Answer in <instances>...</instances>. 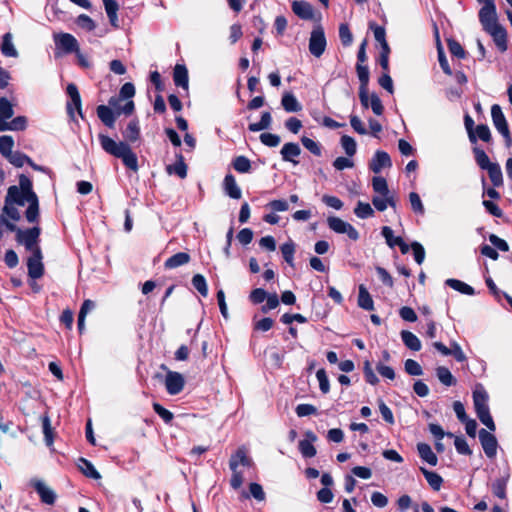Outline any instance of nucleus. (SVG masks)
<instances>
[{
    "label": "nucleus",
    "instance_id": "obj_23",
    "mask_svg": "<svg viewBox=\"0 0 512 512\" xmlns=\"http://www.w3.org/2000/svg\"><path fill=\"white\" fill-rule=\"evenodd\" d=\"M190 259V255L188 253L179 252L166 259L164 267L165 269H175L186 265L190 262Z\"/></svg>",
    "mask_w": 512,
    "mask_h": 512
},
{
    "label": "nucleus",
    "instance_id": "obj_5",
    "mask_svg": "<svg viewBox=\"0 0 512 512\" xmlns=\"http://www.w3.org/2000/svg\"><path fill=\"white\" fill-rule=\"evenodd\" d=\"M13 147L14 140L12 136L2 135V156H4L12 165L15 167H22L25 163H28L34 169H40L32 163L31 159L27 155L19 151H13Z\"/></svg>",
    "mask_w": 512,
    "mask_h": 512
},
{
    "label": "nucleus",
    "instance_id": "obj_45",
    "mask_svg": "<svg viewBox=\"0 0 512 512\" xmlns=\"http://www.w3.org/2000/svg\"><path fill=\"white\" fill-rule=\"evenodd\" d=\"M354 213L358 218L366 219L373 216L374 210L369 203L359 201L354 209Z\"/></svg>",
    "mask_w": 512,
    "mask_h": 512
},
{
    "label": "nucleus",
    "instance_id": "obj_17",
    "mask_svg": "<svg viewBox=\"0 0 512 512\" xmlns=\"http://www.w3.org/2000/svg\"><path fill=\"white\" fill-rule=\"evenodd\" d=\"M28 274L33 279H38L43 275L44 268L42 264L41 250L31 253L27 261Z\"/></svg>",
    "mask_w": 512,
    "mask_h": 512
},
{
    "label": "nucleus",
    "instance_id": "obj_8",
    "mask_svg": "<svg viewBox=\"0 0 512 512\" xmlns=\"http://www.w3.org/2000/svg\"><path fill=\"white\" fill-rule=\"evenodd\" d=\"M40 235V229L38 227H33L27 230H18L17 231V240L25 246V248L31 253L36 252V250H40L38 246V238Z\"/></svg>",
    "mask_w": 512,
    "mask_h": 512
},
{
    "label": "nucleus",
    "instance_id": "obj_56",
    "mask_svg": "<svg viewBox=\"0 0 512 512\" xmlns=\"http://www.w3.org/2000/svg\"><path fill=\"white\" fill-rule=\"evenodd\" d=\"M339 38L344 46L351 45L353 41V35L347 24H341L339 27Z\"/></svg>",
    "mask_w": 512,
    "mask_h": 512
},
{
    "label": "nucleus",
    "instance_id": "obj_11",
    "mask_svg": "<svg viewBox=\"0 0 512 512\" xmlns=\"http://www.w3.org/2000/svg\"><path fill=\"white\" fill-rule=\"evenodd\" d=\"M327 223L329 228L336 233L347 234V236L354 241L359 238L358 231L350 223L338 217H329Z\"/></svg>",
    "mask_w": 512,
    "mask_h": 512
},
{
    "label": "nucleus",
    "instance_id": "obj_36",
    "mask_svg": "<svg viewBox=\"0 0 512 512\" xmlns=\"http://www.w3.org/2000/svg\"><path fill=\"white\" fill-rule=\"evenodd\" d=\"M123 136L129 142L133 143L137 141L140 137L139 122L137 120H131L123 132Z\"/></svg>",
    "mask_w": 512,
    "mask_h": 512
},
{
    "label": "nucleus",
    "instance_id": "obj_49",
    "mask_svg": "<svg viewBox=\"0 0 512 512\" xmlns=\"http://www.w3.org/2000/svg\"><path fill=\"white\" fill-rule=\"evenodd\" d=\"M341 146L349 157L354 156L357 151L356 141L348 135L341 137Z\"/></svg>",
    "mask_w": 512,
    "mask_h": 512
},
{
    "label": "nucleus",
    "instance_id": "obj_63",
    "mask_svg": "<svg viewBox=\"0 0 512 512\" xmlns=\"http://www.w3.org/2000/svg\"><path fill=\"white\" fill-rule=\"evenodd\" d=\"M316 377L319 381L320 390L326 394L329 392L330 385L329 380L324 369H319L316 373Z\"/></svg>",
    "mask_w": 512,
    "mask_h": 512
},
{
    "label": "nucleus",
    "instance_id": "obj_40",
    "mask_svg": "<svg viewBox=\"0 0 512 512\" xmlns=\"http://www.w3.org/2000/svg\"><path fill=\"white\" fill-rule=\"evenodd\" d=\"M422 473L425 476V479L429 483V485L436 491L441 488L443 479L436 472L428 471L427 469L421 468Z\"/></svg>",
    "mask_w": 512,
    "mask_h": 512
},
{
    "label": "nucleus",
    "instance_id": "obj_16",
    "mask_svg": "<svg viewBox=\"0 0 512 512\" xmlns=\"http://www.w3.org/2000/svg\"><path fill=\"white\" fill-rule=\"evenodd\" d=\"M31 486L36 490L43 503L53 505L56 500V493L43 481L32 480Z\"/></svg>",
    "mask_w": 512,
    "mask_h": 512
},
{
    "label": "nucleus",
    "instance_id": "obj_1",
    "mask_svg": "<svg viewBox=\"0 0 512 512\" xmlns=\"http://www.w3.org/2000/svg\"><path fill=\"white\" fill-rule=\"evenodd\" d=\"M6 202H12L17 206H24L28 203V208L25 216L28 222H37L39 216V203L38 197L32 189L31 180L25 175L19 178V185L11 186L8 188L6 195Z\"/></svg>",
    "mask_w": 512,
    "mask_h": 512
},
{
    "label": "nucleus",
    "instance_id": "obj_55",
    "mask_svg": "<svg viewBox=\"0 0 512 512\" xmlns=\"http://www.w3.org/2000/svg\"><path fill=\"white\" fill-rule=\"evenodd\" d=\"M2 211L5 212V214L12 220H19L20 219V211L18 209V206L12 202H6L5 205L2 208Z\"/></svg>",
    "mask_w": 512,
    "mask_h": 512
},
{
    "label": "nucleus",
    "instance_id": "obj_51",
    "mask_svg": "<svg viewBox=\"0 0 512 512\" xmlns=\"http://www.w3.org/2000/svg\"><path fill=\"white\" fill-rule=\"evenodd\" d=\"M474 153H475V160L481 169L486 170L494 164V162L490 161V159H489L488 155L485 153V151L475 148Z\"/></svg>",
    "mask_w": 512,
    "mask_h": 512
},
{
    "label": "nucleus",
    "instance_id": "obj_59",
    "mask_svg": "<svg viewBox=\"0 0 512 512\" xmlns=\"http://www.w3.org/2000/svg\"><path fill=\"white\" fill-rule=\"evenodd\" d=\"M405 371L409 375H413V376H420L423 374V370H422L421 366L419 365V363L412 359H407L405 361Z\"/></svg>",
    "mask_w": 512,
    "mask_h": 512
},
{
    "label": "nucleus",
    "instance_id": "obj_64",
    "mask_svg": "<svg viewBox=\"0 0 512 512\" xmlns=\"http://www.w3.org/2000/svg\"><path fill=\"white\" fill-rule=\"evenodd\" d=\"M153 409L166 423H170L172 421L173 413L161 406L159 403H154Z\"/></svg>",
    "mask_w": 512,
    "mask_h": 512
},
{
    "label": "nucleus",
    "instance_id": "obj_15",
    "mask_svg": "<svg viewBox=\"0 0 512 512\" xmlns=\"http://www.w3.org/2000/svg\"><path fill=\"white\" fill-rule=\"evenodd\" d=\"M479 440L481 442L484 453L489 458H494L497 453V439L496 437L485 429L479 431Z\"/></svg>",
    "mask_w": 512,
    "mask_h": 512
},
{
    "label": "nucleus",
    "instance_id": "obj_48",
    "mask_svg": "<svg viewBox=\"0 0 512 512\" xmlns=\"http://www.w3.org/2000/svg\"><path fill=\"white\" fill-rule=\"evenodd\" d=\"M509 476L497 479L492 484V492L495 496L504 499L506 497V485L508 481Z\"/></svg>",
    "mask_w": 512,
    "mask_h": 512
},
{
    "label": "nucleus",
    "instance_id": "obj_44",
    "mask_svg": "<svg viewBox=\"0 0 512 512\" xmlns=\"http://www.w3.org/2000/svg\"><path fill=\"white\" fill-rule=\"evenodd\" d=\"M477 416L479 420L490 430L495 431L496 426L493 421L492 416L490 415L489 407L484 409L476 410Z\"/></svg>",
    "mask_w": 512,
    "mask_h": 512
},
{
    "label": "nucleus",
    "instance_id": "obj_42",
    "mask_svg": "<svg viewBox=\"0 0 512 512\" xmlns=\"http://www.w3.org/2000/svg\"><path fill=\"white\" fill-rule=\"evenodd\" d=\"M372 187L374 192L381 196L390 194L387 181L381 176H375L372 179Z\"/></svg>",
    "mask_w": 512,
    "mask_h": 512
},
{
    "label": "nucleus",
    "instance_id": "obj_50",
    "mask_svg": "<svg viewBox=\"0 0 512 512\" xmlns=\"http://www.w3.org/2000/svg\"><path fill=\"white\" fill-rule=\"evenodd\" d=\"M249 491H250L249 494L246 493L245 491H243L242 492L243 497L249 498L250 496H252L253 498H255L258 501H263L265 499V492L263 491V488L260 484L251 483L249 485Z\"/></svg>",
    "mask_w": 512,
    "mask_h": 512
},
{
    "label": "nucleus",
    "instance_id": "obj_29",
    "mask_svg": "<svg viewBox=\"0 0 512 512\" xmlns=\"http://www.w3.org/2000/svg\"><path fill=\"white\" fill-rule=\"evenodd\" d=\"M173 79L176 86L188 89V71L184 65L175 66Z\"/></svg>",
    "mask_w": 512,
    "mask_h": 512
},
{
    "label": "nucleus",
    "instance_id": "obj_21",
    "mask_svg": "<svg viewBox=\"0 0 512 512\" xmlns=\"http://www.w3.org/2000/svg\"><path fill=\"white\" fill-rule=\"evenodd\" d=\"M292 11L301 19L310 20L314 16L313 7L310 3L303 0L292 2Z\"/></svg>",
    "mask_w": 512,
    "mask_h": 512
},
{
    "label": "nucleus",
    "instance_id": "obj_27",
    "mask_svg": "<svg viewBox=\"0 0 512 512\" xmlns=\"http://www.w3.org/2000/svg\"><path fill=\"white\" fill-rule=\"evenodd\" d=\"M97 115L99 119L109 128H113L116 120V115L112 109L105 105L97 107Z\"/></svg>",
    "mask_w": 512,
    "mask_h": 512
},
{
    "label": "nucleus",
    "instance_id": "obj_60",
    "mask_svg": "<svg viewBox=\"0 0 512 512\" xmlns=\"http://www.w3.org/2000/svg\"><path fill=\"white\" fill-rule=\"evenodd\" d=\"M261 142L268 147H276L280 144V137L272 133H262L260 135Z\"/></svg>",
    "mask_w": 512,
    "mask_h": 512
},
{
    "label": "nucleus",
    "instance_id": "obj_14",
    "mask_svg": "<svg viewBox=\"0 0 512 512\" xmlns=\"http://www.w3.org/2000/svg\"><path fill=\"white\" fill-rule=\"evenodd\" d=\"M54 42L57 49H62L65 53L78 52L79 45L77 39L69 33L54 34Z\"/></svg>",
    "mask_w": 512,
    "mask_h": 512
},
{
    "label": "nucleus",
    "instance_id": "obj_35",
    "mask_svg": "<svg viewBox=\"0 0 512 512\" xmlns=\"http://www.w3.org/2000/svg\"><path fill=\"white\" fill-rule=\"evenodd\" d=\"M401 339L405 346L413 351H419L421 349V342L419 338L410 331L403 330L401 332Z\"/></svg>",
    "mask_w": 512,
    "mask_h": 512
},
{
    "label": "nucleus",
    "instance_id": "obj_18",
    "mask_svg": "<svg viewBox=\"0 0 512 512\" xmlns=\"http://www.w3.org/2000/svg\"><path fill=\"white\" fill-rule=\"evenodd\" d=\"M392 166V162L388 153L378 150L375 152L373 158L370 161L369 167L375 173L378 174L383 168H389Z\"/></svg>",
    "mask_w": 512,
    "mask_h": 512
},
{
    "label": "nucleus",
    "instance_id": "obj_19",
    "mask_svg": "<svg viewBox=\"0 0 512 512\" xmlns=\"http://www.w3.org/2000/svg\"><path fill=\"white\" fill-rule=\"evenodd\" d=\"M493 39L497 48L504 52L507 50V33L502 25H497L486 31Z\"/></svg>",
    "mask_w": 512,
    "mask_h": 512
},
{
    "label": "nucleus",
    "instance_id": "obj_6",
    "mask_svg": "<svg viewBox=\"0 0 512 512\" xmlns=\"http://www.w3.org/2000/svg\"><path fill=\"white\" fill-rule=\"evenodd\" d=\"M491 117L497 131L504 137L507 147L512 145V137L509 131L507 120L498 104L491 107Z\"/></svg>",
    "mask_w": 512,
    "mask_h": 512
},
{
    "label": "nucleus",
    "instance_id": "obj_57",
    "mask_svg": "<svg viewBox=\"0 0 512 512\" xmlns=\"http://www.w3.org/2000/svg\"><path fill=\"white\" fill-rule=\"evenodd\" d=\"M368 97V107H371L372 111L376 115H382L384 107L382 105L380 98L374 93L371 95L368 94Z\"/></svg>",
    "mask_w": 512,
    "mask_h": 512
},
{
    "label": "nucleus",
    "instance_id": "obj_30",
    "mask_svg": "<svg viewBox=\"0 0 512 512\" xmlns=\"http://www.w3.org/2000/svg\"><path fill=\"white\" fill-rule=\"evenodd\" d=\"M12 34L6 33L2 37V55L6 57H13L17 58L19 56V53L15 47V45L12 42Z\"/></svg>",
    "mask_w": 512,
    "mask_h": 512
},
{
    "label": "nucleus",
    "instance_id": "obj_38",
    "mask_svg": "<svg viewBox=\"0 0 512 512\" xmlns=\"http://www.w3.org/2000/svg\"><path fill=\"white\" fill-rule=\"evenodd\" d=\"M446 285L462 294L474 295L475 293L473 287L457 279H447Z\"/></svg>",
    "mask_w": 512,
    "mask_h": 512
},
{
    "label": "nucleus",
    "instance_id": "obj_41",
    "mask_svg": "<svg viewBox=\"0 0 512 512\" xmlns=\"http://www.w3.org/2000/svg\"><path fill=\"white\" fill-rule=\"evenodd\" d=\"M271 114L269 112L262 113L261 119L257 123L249 124V130L252 132H258L264 129H268L271 125Z\"/></svg>",
    "mask_w": 512,
    "mask_h": 512
},
{
    "label": "nucleus",
    "instance_id": "obj_37",
    "mask_svg": "<svg viewBox=\"0 0 512 512\" xmlns=\"http://www.w3.org/2000/svg\"><path fill=\"white\" fill-rule=\"evenodd\" d=\"M486 171L494 187H500L503 185V174L498 163H494L492 166L486 169Z\"/></svg>",
    "mask_w": 512,
    "mask_h": 512
},
{
    "label": "nucleus",
    "instance_id": "obj_24",
    "mask_svg": "<svg viewBox=\"0 0 512 512\" xmlns=\"http://www.w3.org/2000/svg\"><path fill=\"white\" fill-rule=\"evenodd\" d=\"M358 306L366 311L374 310V301L364 285L359 286L358 292Z\"/></svg>",
    "mask_w": 512,
    "mask_h": 512
},
{
    "label": "nucleus",
    "instance_id": "obj_52",
    "mask_svg": "<svg viewBox=\"0 0 512 512\" xmlns=\"http://www.w3.org/2000/svg\"><path fill=\"white\" fill-rule=\"evenodd\" d=\"M233 167L239 173H247L251 169V162L245 156H238L233 161Z\"/></svg>",
    "mask_w": 512,
    "mask_h": 512
},
{
    "label": "nucleus",
    "instance_id": "obj_2",
    "mask_svg": "<svg viewBox=\"0 0 512 512\" xmlns=\"http://www.w3.org/2000/svg\"><path fill=\"white\" fill-rule=\"evenodd\" d=\"M98 139L102 149L106 153L121 159L123 164L132 171L136 172L138 170L139 167L137 156L132 151L131 147L127 142H116L115 140L104 134H99Z\"/></svg>",
    "mask_w": 512,
    "mask_h": 512
},
{
    "label": "nucleus",
    "instance_id": "obj_61",
    "mask_svg": "<svg viewBox=\"0 0 512 512\" xmlns=\"http://www.w3.org/2000/svg\"><path fill=\"white\" fill-rule=\"evenodd\" d=\"M42 428L45 436V441L48 446L53 443L52 427L48 416H44L42 419Z\"/></svg>",
    "mask_w": 512,
    "mask_h": 512
},
{
    "label": "nucleus",
    "instance_id": "obj_53",
    "mask_svg": "<svg viewBox=\"0 0 512 512\" xmlns=\"http://www.w3.org/2000/svg\"><path fill=\"white\" fill-rule=\"evenodd\" d=\"M409 201L411 204V208L415 213L423 215L425 212L423 203L421 201L420 196L416 192H411L409 194Z\"/></svg>",
    "mask_w": 512,
    "mask_h": 512
},
{
    "label": "nucleus",
    "instance_id": "obj_12",
    "mask_svg": "<svg viewBox=\"0 0 512 512\" xmlns=\"http://www.w3.org/2000/svg\"><path fill=\"white\" fill-rule=\"evenodd\" d=\"M356 72H357L358 79L360 81L359 98H360L361 104L365 108H368L369 69L366 65L357 63Z\"/></svg>",
    "mask_w": 512,
    "mask_h": 512
},
{
    "label": "nucleus",
    "instance_id": "obj_4",
    "mask_svg": "<svg viewBox=\"0 0 512 512\" xmlns=\"http://www.w3.org/2000/svg\"><path fill=\"white\" fill-rule=\"evenodd\" d=\"M253 465L252 459L247 455L244 447H240L231 456L229 460V467L232 471L230 485L233 489H239L243 484V473L239 469L240 466L251 467Z\"/></svg>",
    "mask_w": 512,
    "mask_h": 512
},
{
    "label": "nucleus",
    "instance_id": "obj_9",
    "mask_svg": "<svg viewBox=\"0 0 512 512\" xmlns=\"http://www.w3.org/2000/svg\"><path fill=\"white\" fill-rule=\"evenodd\" d=\"M161 369L167 371L166 377H165V387L170 395H177L179 394L185 385V379L182 374L179 372L168 370L167 367L162 364Z\"/></svg>",
    "mask_w": 512,
    "mask_h": 512
},
{
    "label": "nucleus",
    "instance_id": "obj_39",
    "mask_svg": "<svg viewBox=\"0 0 512 512\" xmlns=\"http://www.w3.org/2000/svg\"><path fill=\"white\" fill-rule=\"evenodd\" d=\"M436 375L439 381L446 386H452L456 383V380L450 370L444 366H440L436 369Z\"/></svg>",
    "mask_w": 512,
    "mask_h": 512
},
{
    "label": "nucleus",
    "instance_id": "obj_7",
    "mask_svg": "<svg viewBox=\"0 0 512 512\" xmlns=\"http://www.w3.org/2000/svg\"><path fill=\"white\" fill-rule=\"evenodd\" d=\"M66 91L69 97V100L66 104L67 113L70 119L75 121V111L79 114V116L83 117L80 93L77 86L73 83L68 84Z\"/></svg>",
    "mask_w": 512,
    "mask_h": 512
},
{
    "label": "nucleus",
    "instance_id": "obj_22",
    "mask_svg": "<svg viewBox=\"0 0 512 512\" xmlns=\"http://www.w3.org/2000/svg\"><path fill=\"white\" fill-rule=\"evenodd\" d=\"M226 194L233 199H240L242 192L236 183V179L232 174H227L223 182Z\"/></svg>",
    "mask_w": 512,
    "mask_h": 512
},
{
    "label": "nucleus",
    "instance_id": "obj_43",
    "mask_svg": "<svg viewBox=\"0 0 512 512\" xmlns=\"http://www.w3.org/2000/svg\"><path fill=\"white\" fill-rule=\"evenodd\" d=\"M281 252L284 260L290 265H294V253H295V244L292 240L287 241L281 247Z\"/></svg>",
    "mask_w": 512,
    "mask_h": 512
},
{
    "label": "nucleus",
    "instance_id": "obj_26",
    "mask_svg": "<svg viewBox=\"0 0 512 512\" xmlns=\"http://www.w3.org/2000/svg\"><path fill=\"white\" fill-rule=\"evenodd\" d=\"M102 1H103L107 16L109 18L110 24L113 27L118 28L119 27V20H118V15H117V12L119 10L118 3L115 0H102Z\"/></svg>",
    "mask_w": 512,
    "mask_h": 512
},
{
    "label": "nucleus",
    "instance_id": "obj_62",
    "mask_svg": "<svg viewBox=\"0 0 512 512\" xmlns=\"http://www.w3.org/2000/svg\"><path fill=\"white\" fill-rule=\"evenodd\" d=\"M363 370H364V376H365L366 381L372 385H376L378 383L379 379L376 376V374L374 373L371 363L368 360L364 362Z\"/></svg>",
    "mask_w": 512,
    "mask_h": 512
},
{
    "label": "nucleus",
    "instance_id": "obj_47",
    "mask_svg": "<svg viewBox=\"0 0 512 512\" xmlns=\"http://www.w3.org/2000/svg\"><path fill=\"white\" fill-rule=\"evenodd\" d=\"M79 468L82 470V472L91 478L98 479L100 478V474L97 472V470L94 468L91 462L84 458L79 459Z\"/></svg>",
    "mask_w": 512,
    "mask_h": 512
},
{
    "label": "nucleus",
    "instance_id": "obj_46",
    "mask_svg": "<svg viewBox=\"0 0 512 512\" xmlns=\"http://www.w3.org/2000/svg\"><path fill=\"white\" fill-rule=\"evenodd\" d=\"M192 285L203 297L208 295V286L203 275L195 274L192 278Z\"/></svg>",
    "mask_w": 512,
    "mask_h": 512
},
{
    "label": "nucleus",
    "instance_id": "obj_3",
    "mask_svg": "<svg viewBox=\"0 0 512 512\" xmlns=\"http://www.w3.org/2000/svg\"><path fill=\"white\" fill-rule=\"evenodd\" d=\"M17 104L14 97L10 100L2 97V132L3 131H24L28 126V119L25 116H17L12 118L14 115L13 107Z\"/></svg>",
    "mask_w": 512,
    "mask_h": 512
},
{
    "label": "nucleus",
    "instance_id": "obj_25",
    "mask_svg": "<svg viewBox=\"0 0 512 512\" xmlns=\"http://www.w3.org/2000/svg\"><path fill=\"white\" fill-rule=\"evenodd\" d=\"M300 153L301 149L299 145L292 142L284 144L281 149L282 159L284 161L292 162L294 164L298 163V161H295L294 158L298 157Z\"/></svg>",
    "mask_w": 512,
    "mask_h": 512
},
{
    "label": "nucleus",
    "instance_id": "obj_34",
    "mask_svg": "<svg viewBox=\"0 0 512 512\" xmlns=\"http://www.w3.org/2000/svg\"><path fill=\"white\" fill-rule=\"evenodd\" d=\"M372 203L378 211H384L387 209L388 206H391V207L396 206V201H395L394 197L390 194L385 195V196H381V195L374 196L372 198Z\"/></svg>",
    "mask_w": 512,
    "mask_h": 512
},
{
    "label": "nucleus",
    "instance_id": "obj_58",
    "mask_svg": "<svg viewBox=\"0 0 512 512\" xmlns=\"http://www.w3.org/2000/svg\"><path fill=\"white\" fill-rule=\"evenodd\" d=\"M301 142H302L303 146L308 151H310L312 154H314L316 156H320L321 155L320 145L316 141H314L313 139L308 138L306 136H303L301 138Z\"/></svg>",
    "mask_w": 512,
    "mask_h": 512
},
{
    "label": "nucleus",
    "instance_id": "obj_54",
    "mask_svg": "<svg viewBox=\"0 0 512 512\" xmlns=\"http://www.w3.org/2000/svg\"><path fill=\"white\" fill-rule=\"evenodd\" d=\"M76 24L87 31H93L96 28L95 22L85 14H81L77 17Z\"/></svg>",
    "mask_w": 512,
    "mask_h": 512
},
{
    "label": "nucleus",
    "instance_id": "obj_13",
    "mask_svg": "<svg viewBox=\"0 0 512 512\" xmlns=\"http://www.w3.org/2000/svg\"><path fill=\"white\" fill-rule=\"evenodd\" d=\"M479 21L485 31L499 25L495 4L483 5L481 7Z\"/></svg>",
    "mask_w": 512,
    "mask_h": 512
},
{
    "label": "nucleus",
    "instance_id": "obj_20",
    "mask_svg": "<svg viewBox=\"0 0 512 512\" xmlns=\"http://www.w3.org/2000/svg\"><path fill=\"white\" fill-rule=\"evenodd\" d=\"M305 436L306 439L299 442V450L305 458L314 457L316 455V448L314 447L313 442L317 440V436L312 431H307Z\"/></svg>",
    "mask_w": 512,
    "mask_h": 512
},
{
    "label": "nucleus",
    "instance_id": "obj_28",
    "mask_svg": "<svg viewBox=\"0 0 512 512\" xmlns=\"http://www.w3.org/2000/svg\"><path fill=\"white\" fill-rule=\"evenodd\" d=\"M281 105L287 112H298L302 109L301 104L292 93H284L281 99Z\"/></svg>",
    "mask_w": 512,
    "mask_h": 512
},
{
    "label": "nucleus",
    "instance_id": "obj_31",
    "mask_svg": "<svg viewBox=\"0 0 512 512\" xmlns=\"http://www.w3.org/2000/svg\"><path fill=\"white\" fill-rule=\"evenodd\" d=\"M178 161L173 165H168L166 171L169 175L176 174L181 179L187 176V165L184 162L182 155H177Z\"/></svg>",
    "mask_w": 512,
    "mask_h": 512
},
{
    "label": "nucleus",
    "instance_id": "obj_10",
    "mask_svg": "<svg viewBox=\"0 0 512 512\" xmlns=\"http://www.w3.org/2000/svg\"><path fill=\"white\" fill-rule=\"evenodd\" d=\"M326 49V38L322 27H315L310 35L309 39V51L310 53L319 58Z\"/></svg>",
    "mask_w": 512,
    "mask_h": 512
},
{
    "label": "nucleus",
    "instance_id": "obj_33",
    "mask_svg": "<svg viewBox=\"0 0 512 512\" xmlns=\"http://www.w3.org/2000/svg\"><path fill=\"white\" fill-rule=\"evenodd\" d=\"M475 411L488 407V394L482 386H478L473 392Z\"/></svg>",
    "mask_w": 512,
    "mask_h": 512
},
{
    "label": "nucleus",
    "instance_id": "obj_32",
    "mask_svg": "<svg viewBox=\"0 0 512 512\" xmlns=\"http://www.w3.org/2000/svg\"><path fill=\"white\" fill-rule=\"evenodd\" d=\"M419 456L428 464L435 466L437 464V456L432 451L431 447L426 443H419L417 445Z\"/></svg>",
    "mask_w": 512,
    "mask_h": 512
}]
</instances>
